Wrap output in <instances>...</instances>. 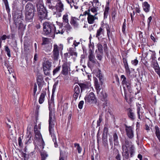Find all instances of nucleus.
I'll list each match as a JSON object with an SVG mask.
<instances>
[{
	"instance_id": "f257e3e1",
	"label": "nucleus",
	"mask_w": 160,
	"mask_h": 160,
	"mask_svg": "<svg viewBox=\"0 0 160 160\" xmlns=\"http://www.w3.org/2000/svg\"><path fill=\"white\" fill-rule=\"evenodd\" d=\"M26 19L28 21L31 20L34 16V8L33 5L30 3H28L26 6Z\"/></svg>"
},
{
	"instance_id": "f03ea898",
	"label": "nucleus",
	"mask_w": 160,
	"mask_h": 160,
	"mask_svg": "<svg viewBox=\"0 0 160 160\" xmlns=\"http://www.w3.org/2000/svg\"><path fill=\"white\" fill-rule=\"evenodd\" d=\"M37 8L40 18L41 20L44 19H48L47 12L44 6L42 4H39L37 5Z\"/></svg>"
},
{
	"instance_id": "7ed1b4c3",
	"label": "nucleus",
	"mask_w": 160,
	"mask_h": 160,
	"mask_svg": "<svg viewBox=\"0 0 160 160\" xmlns=\"http://www.w3.org/2000/svg\"><path fill=\"white\" fill-rule=\"evenodd\" d=\"M122 149L124 150H128L130 149V152L131 157L132 156V155L134 152V148L133 145H131V142L128 140H125L124 143L122 145Z\"/></svg>"
},
{
	"instance_id": "20e7f679",
	"label": "nucleus",
	"mask_w": 160,
	"mask_h": 160,
	"mask_svg": "<svg viewBox=\"0 0 160 160\" xmlns=\"http://www.w3.org/2000/svg\"><path fill=\"white\" fill-rule=\"evenodd\" d=\"M34 131L35 138L39 140V142H41V144L39 145L40 148L43 149L44 148L45 144L40 131L38 129L37 125H36L34 126Z\"/></svg>"
},
{
	"instance_id": "39448f33",
	"label": "nucleus",
	"mask_w": 160,
	"mask_h": 160,
	"mask_svg": "<svg viewBox=\"0 0 160 160\" xmlns=\"http://www.w3.org/2000/svg\"><path fill=\"white\" fill-rule=\"evenodd\" d=\"M64 31L65 30L62 28V27H60L57 25L55 26L54 25L51 24V35L52 32L54 33H56L57 34H62Z\"/></svg>"
},
{
	"instance_id": "423d86ee",
	"label": "nucleus",
	"mask_w": 160,
	"mask_h": 160,
	"mask_svg": "<svg viewBox=\"0 0 160 160\" xmlns=\"http://www.w3.org/2000/svg\"><path fill=\"white\" fill-rule=\"evenodd\" d=\"M89 11H87L84 12V14L85 15H87L88 17L87 20L88 23L90 24H92L95 22V20H97L98 18L96 17V15L97 14V13H95L94 15L91 14L90 13Z\"/></svg>"
},
{
	"instance_id": "0eeeda50",
	"label": "nucleus",
	"mask_w": 160,
	"mask_h": 160,
	"mask_svg": "<svg viewBox=\"0 0 160 160\" xmlns=\"http://www.w3.org/2000/svg\"><path fill=\"white\" fill-rule=\"evenodd\" d=\"M44 61L43 68L44 73L46 75L49 76L50 74V62L46 58H44Z\"/></svg>"
},
{
	"instance_id": "6e6552de",
	"label": "nucleus",
	"mask_w": 160,
	"mask_h": 160,
	"mask_svg": "<svg viewBox=\"0 0 160 160\" xmlns=\"http://www.w3.org/2000/svg\"><path fill=\"white\" fill-rule=\"evenodd\" d=\"M95 88L96 89L97 92L98 94L101 97L102 99V100L103 99V100L105 101L106 105V106H107L108 102L106 99L107 95H106L105 92L102 91L99 93V92L101 90V87L98 83H97L95 85Z\"/></svg>"
},
{
	"instance_id": "1a4fd4ad",
	"label": "nucleus",
	"mask_w": 160,
	"mask_h": 160,
	"mask_svg": "<svg viewBox=\"0 0 160 160\" xmlns=\"http://www.w3.org/2000/svg\"><path fill=\"white\" fill-rule=\"evenodd\" d=\"M70 71V65L67 62H65L62 65L61 73L63 75L66 76L68 75V72Z\"/></svg>"
},
{
	"instance_id": "9d476101",
	"label": "nucleus",
	"mask_w": 160,
	"mask_h": 160,
	"mask_svg": "<svg viewBox=\"0 0 160 160\" xmlns=\"http://www.w3.org/2000/svg\"><path fill=\"white\" fill-rule=\"evenodd\" d=\"M125 127L127 136L129 139H132L134 135L133 127L132 126H128L126 125H125Z\"/></svg>"
},
{
	"instance_id": "9b49d317",
	"label": "nucleus",
	"mask_w": 160,
	"mask_h": 160,
	"mask_svg": "<svg viewBox=\"0 0 160 160\" xmlns=\"http://www.w3.org/2000/svg\"><path fill=\"white\" fill-rule=\"evenodd\" d=\"M85 102L90 103H94L96 102V99L94 93L90 92L88 95L86 96L84 98Z\"/></svg>"
},
{
	"instance_id": "f8f14e48",
	"label": "nucleus",
	"mask_w": 160,
	"mask_h": 160,
	"mask_svg": "<svg viewBox=\"0 0 160 160\" xmlns=\"http://www.w3.org/2000/svg\"><path fill=\"white\" fill-rule=\"evenodd\" d=\"M58 0H51V9H52L53 10V15L56 18H59L61 16V12L53 8L54 7V4H55L54 2L56 3L57 1Z\"/></svg>"
},
{
	"instance_id": "ddd939ff",
	"label": "nucleus",
	"mask_w": 160,
	"mask_h": 160,
	"mask_svg": "<svg viewBox=\"0 0 160 160\" xmlns=\"http://www.w3.org/2000/svg\"><path fill=\"white\" fill-rule=\"evenodd\" d=\"M59 56L58 46L56 44H54L52 55V58L55 60H57Z\"/></svg>"
},
{
	"instance_id": "4468645a",
	"label": "nucleus",
	"mask_w": 160,
	"mask_h": 160,
	"mask_svg": "<svg viewBox=\"0 0 160 160\" xmlns=\"http://www.w3.org/2000/svg\"><path fill=\"white\" fill-rule=\"evenodd\" d=\"M79 19L75 17H71L70 23L74 28H77L79 26Z\"/></svg>"
},
{
	"instance_id": "2eb2a0df",
	"label": "nucleus",
	"mask_w": 160,
	"mask_h": 160,
	"mask_svg": "<svg viewBox=\"0 0 160 160\" xmlns=\"http://www.w3.org/2000/svg\"><path fill=\"white\" fill-rule=\"evenodd\" d=\"M50 31V24L45 22L43 24V32L45 34H48Z\"/></svg>"
},
{
	"instance_id": "dca6fc26",
	"label": "nucleus",
	"mask_w": 160,
	"mask_h": 160,
	"mask_svg": "<svg viewBox=\"0 0 160 160\" xmlns=\"http://www.w3.org/2000/svg\"><path fill=\"white\" fill-rule=\"evenodd\" d=\"M89 60L90 61L94 64L96 63L97 60L95 58V57L93 54V52L91 49H90L89 51V55L88 56Z\"/></svg>"
},
{
	"instance_id": "f3484780",
	"label": "nucleus",
	"mask_w": 160,
	"mask_h": 160,
	"mask_svg": "<svg viewBox=\"0 0 160 160\" xmlns=\"http://www.w3.org/2000/svg\"><path fill=\"white\" fill-rule=\"evenodd\" d=\"M81 88V91L87 89L91 86L90 83L89 82H85L84 83H81L78 84Z\"/></svg>"
},
{
	"instance_id": "a211bd4d",
	"label": "nucleus",
	"mask_w": 160,
	"mask_h": 160,
	"mask_svg": "<svg viewBox=\"0 0 160 160\" xmlns=\"http://www.w3.org/2000/svg\"><path fill=\"white\" fill-rule=\"evenodd\" d=\"M16 25L18 27L19 29H23L24 26L23 24L22 20L21 18H17L15 20Z\"/></svg>"
},
{
	"instance_id": "6ab92c4d",
	"label": "nucleus",
	"mask_w": 160,
	"mask_h": 160,
	"mask_svg": "<svg viewBox=\"0 0 160 160\" xmlns=\"http://www.w3.org/2000/svg\"><path fill=\"white\" fill-rule=\"evenodd\" d=\"M103 24L101 26L97 31V33L96 34V37L98 38V39L100 37H102V35H103L104 34V30L103 28Z\"/></svg>"
},
{
	"instance_id": "aec40b11",
	"label": "nucleus",
	"mask_w": 160,
	"mask_h": 160,
	"mask_svg": "<svg viewBox=\"0 0 160 160\" xmlns=\"http://www.w3.org/2000/svg\"><path fill=\"white\" fill-rule=\"evenodd\" d=\"M54 9L57 10L62 12L63 10V4L60 2L57 3L55 7H53Z\"/></svg>"
},
{
	"instance_id": "412c9836",
	"label": "nucleus",
	"mask_w": 160,
	"mask_h": 160,
	"mask_svg": "<svg viewBox=\"0 0 160 160\" xmlns=\"http://www.w3.org/2000/svg\"><path fill=\"white\" fill-rule=\"evenodd\" d=\"M143 8L146 12H148L150 9V6L147 2H144L142 4Z\"/></svg>"
},
{
	"instance_id": "4be33fe9",
	"label": "nucleus",
	"mask_w": 160,
	"mask_h": 160,
	"mask_svg": "<svg viewBox=\"0 0 160 160\" xmlns=\"http://www.w3.org/2000/svg\"><path fill=\"white\" fill-rule=\"evenodd\" d=\"M128 115L129 118L132 120H133L135 118V115L132 110L129 108L128 109Z\"/></svg>"
},
{
	"instance_id": "5701e85b",
	"label": "nucleus",
	"mask_w": 160,
	"mask_h": 160,
	"mask_svg": "<svg viewBox=\"0 0 160 160\" xmlns=\"http://www.w3.org/2000/svg\"><path fill=\"white\" fill-rule=\"evenodd\" d=\"M109 3L108 2V4L106 5L104 13V18H106L108 16L109 12Z\"/></svg>"
},
{
	"instance_id": "b1692460",
	"label": "nucleus",
	"mask_w": 160,
	"mask_h": 160,
	"mask_svg": "<svg viewBox=\"0 0 160 160\" xmlns=\"http://www.w3.org/2000/svg\"><path fill=\"white\" fill-rule=\"evenodd\" d=\"M155 132L156 136L160 142V130L157 126L155 127Z\"/></svg>"
},
{
	"instance_id": "393cba45",
	"label": "nucleus",
	"mask_w": 160,
	"mask_h": 160,
	"mask_svg": "<svg viewBox=\"0 0 160 160\" xmlns=\"http://www.w3.org/2000/svg\"><path fill=\"white\" fill-rule=\"evenodd\" d=\"M37 82L39 87H41L43 83V78L42 76H40L38 77L37 78Z\"/></svg>"
},
{
	"instance_id": "a878e982",
	"label": "nucleus",
	"mask_w": 160,
	"mask_h": 160,
	"mask_svg": "<svg viewBox=\"0 0 160 160\" xmlns=\"http://www.w3.org/2000/svg\"><path fill=\"white\" fill-rule=\"evenodd\" d=\"M113 138L114 144L115 146H118L119 144L118 137V135L116 133H115L113 134Z\"/></svg>"
},
{
	"instance_id": "bb28decb",
	"label": "nucleus",
	"mask_w": 160,
	"mask_h": 160,
	"mask_svg": "<svg viewBox=\"0 0 160 160\" xmlns=\"http://www.w3.org/2000/svg\"><path fill=\"white\" fill-rule=\"evenodd\" d=\"M122 155L123 157V159H129V154L128 152V150H123V152H122Z\"/></svg>"
},
{
	"instance_id": "cd10ccee",
	"label": "nucleus",
	"mask_w": 160,
	"mask_h": 160,
	"mask_svg": "<svg viewBox=\"0 0 160 160\" xmlns=\"http://www.w3.org/2000/svg\"><path fill=\"white\" fill-rule=\"evenodd\" d=\"M102 144L106 148H108V145L107 139V136H102Z\"/></svg>"
},
{
	"instance_id": "c85d7f7f",
	"label": "nucleus",
	"mask_w": 160,
	"mask_h": 160,
	"mask_svg": "<svg viewBox=\"0 0 160 160\" xmlns=\"http://www.w3.org/2000/svg\"><path fill=\"white\" fill-rule=\"evenodd\" d=\"M103 25L105 26V28L106 29L108 37V38L109 39L110 31L109 26L108 24L106 23H103Z\"/></svg>"
},
{
	"instance_id": "c756f323",
	"label": "nucleus",
	"mask_w": 160,
	"mask_h": 160,
	"mask_svg": "<svg viewBox=\"0 0 160 160\" xmlns=\"http://www.w3.org/2000/svg\"><path fill=\"white\" fill-rule=\"evenodd\" d=\"M62 22L64 23L69 22L68 15V13H66L63 15L62 17Z\"/></svg>"
},
{
	"instance_id": "7c9ffc66",
	"label": "nucleus",
	"mask_w": 160,
	"mask_h": 160,
	"mask_svg": "<svg viewBox=\"0 0 160 160\" xmlns=\"http://www.w3.org/2000/svg\"><path fill=\"white\" fill-rule=\"evenodd\" d=\"M57 85H58V83L57 82H55L53 86V88H52V97H51V101H52V102H53V100H54V93L55 92V91L56 90V87L57 86Z\"/></svg>"
},
{
	"instance_id": "2f4dec72",
	"label": "nucleus",
	"mask_w": 160,
	"mask_h": 160,
	"mask_svg": "<svg viewBox=\"0 0 160 160\" xmlns=\"http://www.w3.org/2000/svg\"><path fill=\"white\" fill-rule=\"evenodd\" d=\"M7 120L8 122H6L7 126L8 128H11V126L13 124L12 119L10 118H7Z\"/></svg>"
},
{
	"instance_id": "473e14b6",
	"label": "nucleus",
	"mask_w": 160,
	"mask_h": 160,
	"mask_svg": "<svg viewBox=\"0 0 160 160\" xmlns=\"http://www.w3.org/2000/svg\"><path fill=\"white\" fill-rule=\"evenodd\" d=\"M92 5L93 7L97 8H98V7L101 6V4L99 2L98 0H93Z\"/></svg>"
},
{
	"instance_id": "72a5a7b5",
	"label": "nucleus",
	"mask_w": 160,
	"mask_h": 160,
	"mask_svg": "<svg viewBox=\"0 0 160 160\" xmlns=\"http://www.w3.org/2000/svg\"><path fill=\"white\" fill-rule=\"evenodd\" d=\"M69 53L71 56H77V53L75 52L74 49L73 48H69Z\"/></svg>"
},
{
	"instance_id": "f704fd0d",
	"label": "nucleus",
	"mask_w": 160,
	"mask_h": 160,
	"mask_svg": "<svg viewBox=\"0 0 160 160\" xmlns=\"http://www.w3.org/2000/svg\"><path fill=\"white\" fill-rule=\"evenodd\" d=\"M96 58H97L100 61H101L102 58V57L103 55V52L101 53L100 52H98L97 50L96 51Z\"/></svg>"
},
{
	"instance_id": "c9c22d12",
	"label": "nucleus",
	"mask_w": 160,
	"mask_h": 160,
	"mask_svg": "<svg viewBox=\"0 0 160 160\" xmlns=\"http://www.w3.org/2000/svg\"><path fill=\"white\" fill-rule=\"evenodd\" d=\"M52 141L53 142H54L55 147H57L58 146V145L57 142L55 134L54 133H53L52 134Z\"/></svg>"
},
{
	"instance_id": "e433bc0d",
	"label": "nucleus",
	"mask_w": 160,
	"mask_h": 160,
	"mask_svg": "<svg viewBox=\"0 0 160 160\" xmlns=\"http://www.w3.org/2000/svg\"><path fill=\"white\" fill-rule=\"evenodd\" d=\"M74 145L75 147L77 148L78 153H81L82 150V148L80 146L79 144L75 143L74 144Z\"/></svg>"
},
{
	"instance_id": "4c0bfd02",
	"label": "nucleus",
	"mask_w": 160,
	"mask_h": 160,
	"mask_svg": "<svg viewBox=\"0 0 160 160\" xmlns=\"http://www.w3.org/2000/svg\"><path fill=\"white\" fill-rule=\"evenodd\" d=\"M41 155L42 158V160H45L46 158L48 157V155L46 152H41Z\"/></svg>"
},
{
	"instance_id": "58836bf2",
	"label": "nucleus",
	"mask_w": 160,
	"mask_h": 160,
	"mask_svg": "<svg viewBox=\"0 0 160 160\" xmlns=\"http://www.w3.org/2000/svg\"><path fill=\"white\" fill-rule=\"evenodd\" d=\"M45 97L44 94L42 93L39 98V102L40 104H42L43 103L44 100V98Z\"/></svg>"
},
{
	"instance_id": "ea45409f",
	"label": "nucleus",
	"mask_w": 160,
	"mask_h": 160,
	"mask_svg": "<svg viewBox=\"0 0 160 160\" xmlns=\"http://www.w3.org/2000/svg\"><path fill=\"white\" fill-rule=\"evenodd\" d=\"M87 11H89L90 13L92 14V13H93L94 15L96 13H97V12L98 11V8L94 7L93 8H92L90 10L88 9Z\"/></svg>"
},
{
	"instance_id": "a19ab883",
	"label": "nucleus",
	"mask_w": 160,
	"mask_h": 160,
	"mask_svg": "<svg viewBox=\"0 0 160 160\" xmlns=\"http://www.w3.org/2000/svg\"><path fill=\"white\" fill-rule=\"evenodd\" d=\"M97 47L98 49V52H100L101 53L103 52L102 46V44L100 43H98L97 44Z\"/></svg>"
},
{
	"instance_id": "79ce46f5",
	"label": "nucleus",
	"mask_w": 160,
	"mask_h": 160,
	"mask_svg": "<svg viewBox=\"0 0 160 160\" xmlns=\"http://www.w3.org/2000/svg\"><path fill=\"white\" fill-rule=\"evenodd\" d=\"M7 71H6V72L7 73H8L9 74L12 73L13 72V69L11 67H7Z\"/></svg>"
},
{
	"instance_id": "37998d69",
	"label": "nucleus",
	"mask_w": 160,
	"mask_h": 160,
	"mask_svg": "<svg viewBox=\"0 0 160 160\" xmlns=\"http://www.w3.org/2000/svg\"><path fill=\"white\" fill-rule=\"evenodd\" d=\"M43 43L42 44H46L49 43V39L48 38H43L42 39Z\"/></svg>"
},
{
	"instance_id": "c03bdc74",
	"label": "nucleus",
	"mask_w": 160,
	"mask_h": 160,
	"mask_svg": "<svg viewBox=\"0 0 160 160\" xmlns=\"http://www.w3.org/2000/svg\"><path fill=\"white\" fill-rule=\"evenodd\" d=\"M5 50L7 52V54L8 56L9 57H11L10 51L8 46H5Z\"/></svg>"
},
{
	"instance_id": "a18cd8bd",
	"label": "nucleus",
	"mask_w": 160,
	"mask_h": 160,
	"mask_svg": "<svg viewBox=\"0 0 160 160\" xmlns=\"http://www.w3.org/2000/svg\"><path fill=\"white\" fill-rule=\"evenodd\" d=\"M123 62L124 66L125 68H128L129 66L127 62V60L126 58H123Z\"/></svg>"
},
{
	"instance_id": "49530a36",
	"label": "nucleus",
	"mask_w": 160,
	"mask_h": 160,
	"mask_svg": "<svg viewBox=\"0 0 160 160\" xmlns=\"http://www.w3.org/2000/svg\"><path fill=\"white\" fill-rule=\"evenodd\" d=\"M67 24L65 26L66 29L68 31H70L72 29V27L71 25L69 24V22L66 23Z\"/></svg>"
},
{
	"instance_id": "de8ad7c7",
	"label": "nucleus",
	"mask_w": 160,
	"mask_h": 160,
	"mask_svg": "<svg viewBox=\"0 0 160 160\" xmlns=\"http://www.w3.org/2000/svg\"><path fill=\"white\" fill-rule=\"evenodd\" d=\"M108 128L106 127H105L104 128V130H103V132L102 133V136H107V134L108 133Z\"/></svg>"
},
{
	"instance_id": "09e8293b",
	"label": "nucleus",
	"mask_w": 160,
	"mask_h": 160,
	"mask_svg": "<svg viewBox=\"0 0 160 160\" xmlns=\"http://www.w3.org/2000/svg\"><path fill=\"white\" fill-rule=\"evenodd\" d=\"M74 91L75 93H80V89L79 87L77 85H76L75 86L74 88Z\"/></svg>"
},
{
	"instance_id": "8fccbe9b",
	"label": "nucleus",
	"mask_w": 160,
	"mask_h": 160,
	"mask_svg": "<svg viewBox=\"0 0 160 160\" xmlns=\"http://www.w3.org/2000/svg\"><path fill=\"white\" fill-rule=\"evenodd\" d=\"M70 56L71 55L69 53H64V59L67 61L68 58H69L70 57Z\"/></svg>"
},
{
	"instance_id": "3c124183",
	"label": "nucleus",
	"mask_w": 160,
	"mask_h": 160,
	"mask_svg": "<svg viewBox=\"0 0 160 160\" xmlns=\"http://www.w3.org/2000/svg\"><path fill=\"white\" fill-rule=\"evenodd\" d=\"M97 77L98 78L99 81L101 82V84H102L103 80V78L102 75L101 73H99Z\"/></svg>"
},
{
	"instance_id": "603ef678",
	"label": "nucleus",
	"mask_w": 160,
	"mask_h": 160,
	"mask_svg": "<svg viewBox=\"0 0 160 160\" xmlns=\"http://www.w3.org/2000/svg\"><path fill=\"white\" fill-rule=\"evenodd\" d=\"M60 66H58L55 69H54L53 71V75H54L56 73H57L60 69Z\"/></svg>"
},
{
	"instance_id": "864d4df0",
	"label": "nucleus",
	"mask_w": 160,
	"mask_h": 160,
	"mask_svg": "<svg viewBox=\"0 0 160 160\" xmlns=\"http://www.w3.org/2000/svg\"><path fill=\"white\" fill-rule=\"evenodd\" d=\"M84 102L83 101H81L79 102L78 105V107L79 109H81L82 108L83 105L84 104Z\"/></svg>"
},
{
	"instance_id": "5fc2aeb1",
	"label": "nucleus",
	"mask_w": 160,
	"mask_h": 160,
	"mask_svg": "<svg viewBox=\"0 0 160 160\" xmlns=\"http://www.w3.org/2000/svg\"><path fill=\"white\" fill-rule=\"evenodd\" d=\"M138 61L137 58L134 60H132L131 63L134 66H136L138 64Z\"/></svg>"
},
{
	"instance_id": "6e6d98bb",
	"label": "nucleus",
	"mask_w": 160,
	"mask_h": 160,
	"mask_svg": "<svg viewBox=\"0 0 160 160\" xmlns=\"http://www.w3.org/2000/svg\"><path fill=\"white\" fill-rule=\"evenodd\" d=\"M102 115H100L99 116V118L98 120L97 121V124L98 126H99L100 125V123L102 121Z\"/></svg>"
},
{
	"instance_id": "4d7b16f0",
	"label": "nucleus",
	"mask_w": 160,
	"mask_h": 160,
	"mask_svg": "<svg viewBox=\"0 0 160 160\" xmlns=\"http://www.w3.org/2000/svg\"><path fill=\"white\" fill-rule=\"evenodd\" d=\"M124 92V95H125V98L126 100L127 101L128 100V97H127V90H126L125 88V87H123Z\"/></svg>"
},
{
	"instance_id": "13d9d810",
	"label": "nucleus",
	"mask_w": 160,
	"mask_h": 160,
	"mask_svg": "<svg viewBox=\"0 0 160 160\" xmlns=\"http://www.w3.org/2000/svg\"><path fill=\"white\" fill-rule=\"evenodd\" d=\"M126 24L125 22V19H124V22L122 27V32L124 33L125 31L126 27Z\"/></svg>"
},
{
	"instance_id": "bf43d9fd",
	"label": "nucleus",
	"mask_w": 160,
	"mask_h": 160,
	"mask_svg": "<svg viewBox=\"0 0 160 160\" xmlns=\"http://www.w3.org/2000/svg\"><path fill=\"white\" fill-rule=\"evenodd\" d=\"M125 86L127 88L128 90V91L130 92L131 91V90L130 89L131 85L130 83H127V84L126 85H125Z\"/></svg>"
},
{
	"instance_id": "052dcab7",
	"label": "nucleus",
	"mask_w": 160,
	"mask_h": 160,
	"mask_svg": "<svg viewBox=\"0 0 160 160\" xmlns=\"http://www.w3.org/2000/svg\"><path fill=\"white\" fill-rule=\"evenodd\" d=\"M141 108L139 107H138V108H137V113L138 115V118L141 119L140 117V110Z\"/></svg>"
},
{
	"instance_id": "680f3d73",
	"label": "nucleus",
	"mask_w": 160,
	"mask_h": 160,
	"mask_svg": "<svg viewBox=\"0 0 160 160\" xmlns=\"http://www.w3.org/2000/svg\"><path fill=\"white\" fill-rule=\"evenodd\" d=\"M37 86L36 84H35L34 85L33 88L34 96H35L37 91Z\"/></svg>"
},
{
	"instance_id": "e2e57ef3",
	"label": "nucleus",
	"mask_w": 160,
	"mask_h": 160,
	"mask_svg": "<svg viewBox=\"0 0 160 160\" xmlns=\"http://www.w3.org/2000/svg\"><path fill=\"white\" fill-rule=\"evenodd\" d=\"M7 38H9V37L8 36H7L5 35H3L1 37V39L2 40H5Z\"/></svg>"
},
{
	"instance_id": "0e129e2a",
	"label": "nucleus",
	"mask_w": 160,
	"mask_h": 160,
	"mask_svg": "<svg viewBox=\"0 0 160 160\" xmlns=\"http://www.w3.org/2000/svg\"><path fill=\"white\" fill-rule=\"evenodd\" d=\"M141 61L142 62V63L145 65H146V64H148V62L146 61L145 60V58H143L141 59Z\"/></svg>"
},
{
	"instance_id": "69168bd1",
	"label": "nucleus",
	"mask_w": 160,
	"mask_h": 160,
	"mask_svg": "<svg viewBox=\"0 0 160 160\" xmlns=\"http://www.w3.org/2000/svg\"><path fill=\"white\" fill-rule=\"evenodd\" d=\"M73 39V38L72 37H71L68 38L67 39V40L68 43L69 44L71 43Z\"/></svg>"
},
{
	"instance_id": "338daca9",
	"label": "nucleus",
	"mask_w": 160,
	"mask_h": 160,
	"mask_svg": "<svg viewBox=\"0 0 160 160\" xmlns=\"http://www.w3.org/2000/svg\"><path fill=\"white\" fill-rule=\"evenodd\" d=\"M152 19V17L151 16L149 17L148 20V26H149L150 25V23L151 22V21Z\"/></svg>"
},
{
	"instance_id": "774afa93",
	"label": "nucleus",
	"mask_w": 160,
	"mask_h": 160,
	"mask_svg": "<svg viewBox=\"0 0 160 160\" xmlns=\"http://www.w3.org/2000/svg\"><path fill=\"white\" fill-rule=\"evenodd\" d=\"M115 158L116 160H121V157L120 154L118 153L116 156Z\"/></svg>"
}]
</instances>
